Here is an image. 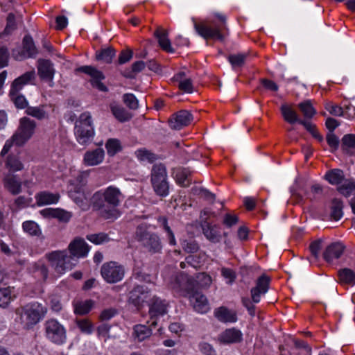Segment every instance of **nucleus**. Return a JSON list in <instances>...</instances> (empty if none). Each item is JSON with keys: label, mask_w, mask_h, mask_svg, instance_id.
I'll use <instances>...</instances> for the list:
<instances>
[{"label": "nucleus", "mask_w": 355, "mask_h": 355, "mask_svg": "<svg viewBox=\"0 0 355 355\" xmlns=\"http://www.w3.org/2000/svg\"><path fill=\"white\" fill-rule=\"evenodd\" d=\"M35 73L34 71H27L22 74L17 78H16L12 85L10 90V95L13 96L17 94L24 85H26L32 82L35 79Z\"/></svg>", "instance_id": "nucleus-18"}, {"label": "nucleus", "mask_w": 355, "mask_h": 355, "mask_svg": "<svg viewBox=\"0 0 355 355\" xmlns=\"http://www.w3.org/2000/svg\"><path fill=\"white\" fill-rule=\"evenodd\" d=\"M46 105H41L38 107L29 106L26 107V113L33 117H35L39 120L44 119L48 118V114L45 111Z\"/></svg>", "instance_id": "nucleus-37"}, {"label": "nucleus", "mask_w": 355, "mask_h": 355, "mask_svg": "<svg viewBox=\"0 0 355 355\" xmlns=\"http://www.w3.org/2000/svg\"><path fill=\"white\" fill-rule=\"evenodd\" d=\"M155 37L157 39L159 46L162 50L168 53H173L174 49L171 46V41L168 37V32L158 27L154 33Z\"/></svg>", "instance_id": "nucleus-26"}, {"label": "nucleus", "mask_w": 355, "mask_h": 355, "mask_svg": "<svg viewBox=\"0 0 355 355\" xmlns=\"http://www.w3.org/2000/svg\"><path fill=\"white\" fill-rule=\"evenodd\" d=\"M191 173L187 168H182L178 170L175 174V180L178 184L182 187H187L191 184Z\"/></svg>", "instance_id": "nucleus-34"}, {"label": "nucleus", "mask_w": 355, "mask_h": 355, "mask_svg": "<svg viewBox=\"0 0 355 355\" xmlns=\"http://www.w3.org/2000/svg\"><path fill=\"white\" fill-rule=\"evenodd\" d=\"M125 272L123 266L116 261L104 263L101 268V275L108 284H115L121 281Z\"/></svg>", "instance_id": "nucleus-11"}, {"label": "nucleus", "mask_w": 355, "mask_h": 355, "mask_svg": "<svg viewBox=\"0 0 355 355\" xmlns=\"http://www.w3.org/2000/svg\"><path fill=\"white\" fill-rule=\"evenodd\" d=\"M35 272L40 276L44 280H45L48 277V268L47 267L42 263H37L35 264Z\"/></svg>", "instance_id": "nucleus-62"}, {"label": "nucleus", "mask_w": 355, "mask_h": 355, "mask_svg": "<svg viewBox=\"0 0 355 355\" xmlns=\"http://www.w3.org/2000/svg\"><path fill=\"white\" fill-rule=\"evenodd\" d=\"M301 125L319 142L322 143L324 141L323 137L320 134L315 124L304 119V121H301Z\"/></svg>", "instance_id": "nucleus-43"}, {"label": "nucleus", "mask_w": 355, "mask_h": 355, "mask_svg": "<svg viewBox=\"0 0 355 355\" xmlns=\"http://www.w3.org/2000/svg\"><path fill=\"white\" fill-rule=\"evenodd\" d=\"M110 326L107 324H102L97 328V333L99 337L103 338L104 340L106 341L110 338L109 331Z\"/></svg>", "instance_id": "nucleus-61"}, {"label": "nucleus", "mask_w": 355, "mask_h": 355, "mask_svg": "<svg viewBox=\"0 0 355 355\" xmlns=\"http://www.w3.org/2000/svg\"><path fill=\"white\" fill-rule=\"evenodd\" d=\"M200 352L204 355H216V352L213 346L206 342H201L198 345Z\"/></svg>", "instance_id": "nucleus-56"}, {"label": "nucleus", "mask_w": 355, "mask_h": 355, "mask_svg": "<svg viewBox=\"0 0 355 355\" xmlns=\"http://www.w3.org/2000/svg\"><path fill=\"white\" fill-rule=\"evenodd\" d=\"M297 107L305 119H310L316 114V110L309 100L299 103Z\"/></svg>", "instance_id": "nucleus-39"}, {"label": "nucleus", "mask_w": 355, "mask_h": 355, "mask_svg": "<svg viewBox=\"0 0 355 355\" xmlns=\"http://www.w3.org/2000/svg\"><path fill=\"white\" fill-rule=\"evenodd\" d=\"M105 157V152L102 148H96L88 150L84 154L83 162L87 166H94L103 162Z\"/></svg>", "instance_id": "nucleus-19"}, {"label": "nucleus", "mask_w": 355, "mask_h": 355, "mask_svg": "<svg viewBox=\"0 0 355 355\" xmlns=\"http://www.w3.org/2000/svg\"><path fill=\"white\" fill-rule=\"evenodd\" d=\"M117 314V311L114 308L104 309L101 315V320H109Z\"/></svg>", "instance_id": "nucleus-64"}, {"label": "nucleus", "mask_w": 355, "mask_h": 355, "mask_svg": "<svg viewBox=\"0 0 355 355\" xmlns=\"http://www.w3.org/2000/svg\"><path fill=\"white\" fill-rule=\"evenodd\" d=\"M35 198L38 206H44L57 203L60 199V195L44 191L37 193Z\"/></svg>", "instance_id": "nucleus-25"}, {"label": "nucleus", "mask_w": 355, "mask_h": 355, "mask_svg": "<svg viewBox=\"0 0 355 355\" xmlns=\"http://www.w3.org/2000/svg\"><path fill=\"white\" fill-rule=\"evenodd\" d=\"M340 193L349 197L355 191V182L354 180H346L344 183L338 187Z\"/></svg>", "instance_id": "nucleus-42"}, {"label": "nucleus", "mask_w": 355, "mask_h": 355, "mask_svg": "<svg viewBox=\"0 0 355 355\" xmlns=\"http://www.w3.org/2000/svg\"><path fill=\"white\" fill-rule=\"evenodd\" d=\"M44 327L45 336L49 341L56 345H62L65 343L66 329L58 320L49 319L45 322Z\"/></svg>", "instance_id": "nucleus-10"}, {"label": "nucleus", "mask_w": 355, "mask_h": 355, "mask_svg": "<svg viewBox=\"0 0 355 355\" xmlns=\"http://www.w3.org/2000/svg\"><path fill=\"white\" fill-rule=\"evenodd\" d=\"M24 230L32 236H38L41 234V230L38 225L31 220L25 221L22 225Z\"/></svg>", "instance_id": "nucleus-46"}, {"label": "nucleus", "mask_w": 355, "mask_h": 355, "mask_svg": "<svg viewBox=\"0 0 355 355\" xmlns=\"http://www.w3.org/2000/svg\"><path fill=\"white\" fill-rule=\"evenodd\" d=\"M11 96L17 107L21 109L27 107V101L24 96L17 95V94H16Z\"/></svg>", "instance_id": "nucleus-63"}, {"label": "nucleus", "mask_w": 355, "mask_h": 355, "mask_svg": "<svg viewBox=\"0 0 355 355\" xmlns=\"http://www.w3.org/2000/svg\"><path fill=\"white\" fill-rule=\"evenodd\" d=\"M246 56L243 53L232 54L228 56V60L233 68L240 67L244 64Z\"/></svg>", "instance_id": "nucleus-48"}, {"label": "nucleus", "mask_w": 355, "mask_h": 355, "mask_svg": "<svg viewBox=\"0 0 355 355\" xmlns=\"http://www.w3.org/2000/svg\"><path fill=\"white\" fill-rule=\"evenodd\" d=\"M16 28L15 17L14 14L10 13L7 17V24L5 28L4 32L6 34H10Z\"/></svg>", "instance_id": "nucleus-60"}, {"label": "nucleus", "mask_w": 355, "mask_h": 355, "mask_svg": "<svg viewBox=\"0 0 355 355\" xmlns=\"http://www.w3.org/2000/svg\"><path fill=\"white\" fill-rule=\"evenodd\" d=\"M110 109L115 118L121 122L128 121L131 118L130 114L118 105L112 104Z\"/></svg>", "instance_id": "nucleus-36"}, {"label": "nucleus", "mask_w": 355, "mask_h": 355, "mask_svg": "<svg viewBox=\"0 0 355 355\" xmlns=\"http://www.w3.org/2000/svg\"><path fill=\"white\" fill-rule=\"evenodd\" d=\"M192 121V114L187 110H182L173 114L168 119V123L171 129L180 130L189 125Z\"/></svg>", "instance_id": "nucleus-13"}, {"label": "nucleus", "mask_w": 355, "mask_h": 355, "mask_svg": "<svg viewBox=\"0 0 355 355\" xmlns=\"http://www.w3.org/2000/svg\"><path fill=\"white\" fill-rule=\"evenodd\" d=\"M51 266L55 272L59 275L64 273L67 270H71L76 265L67 250L53 251L46 255Z\"/></svg>", "instance_id": "nucleus-9"}, {"label": "nucleus", "mask_w": 355, "mask_h": 355, "mask_svg": "<svg viewBox=\"0 0 355 355\" xmlns=\"http://www.w3.org/2000/svg\"><path fill=\"white\" fill-rule=\"evenodd\" d=\"M218 340L225 344L240 343L243 340V334L235 328L227 329L220 334Z\"/></svg>", "instance_id": "nucleus-22"}, {"label": "nucleus", "mask_w": 355, "mask_h": 355, "mask_svg": "<svg viewBox=\"0 0 355 355\" xmlns=\"http://www.w3.org/2000/svg\"><path fill=\"white\" fill-rule=\"evenodd\" d=\"M157 221H158L159 225L162 226L164 228V230L166 232L170 244L175 245V236H174L173 232H172L171 229L168 225L167 218L165 216H159L157 218Z\"/></svg>", "instance_id": "nucleus-45"}, {"label": "nucleus", "mask_w": 355, "mask_h": 355, "mask_svg": "<svg viewBox=\"0 0 355 355\" xmlns=\"http://www.w3.org/2000/svg\"><path fill=\"white\" fill-rule=\"evenodd\" d=\"M339 281L342 284L351 286L355 284V272L349 268H343L338 271Z\"/></svg>", "instance_id": "nucleus-33"}, {"label": "nucleus", "mask_w": 355, "mask_h": 355, "mask_svg": "<svg viewBox=\"0 0 355 355\" xmlns=\"http://www.w3.org/2000/svg\"><path fill=\"white\" fill-rule=\"evenodd\" d=\"M325 109L332 115L336 116H344V109L343 107L334 105L332 103H327L325 105Z\"/></svg>", "instance_id": "nucleus-52"}, {"label": "nucleus", "mask_w": 355, "mask_h": 355, "mask_svg": "<svg viewBox=\"0 0 355 355\" xmlns=\"http://www.w3.org/2000/svg\"><path fill=\"white\" fill-rule=\"evenodd\" d=\"M146 303L149 307V313L151 317L163 315L167 312L168 304L156 296L151 297L149 290L143 285L135 286V306L138 309Z\"/></svg>", "instance_id": "nucleus-2"}, {"label": "nucleus", "mask_w": 355, "mask_h": 355, "mask_svg": "<svg viewBox=\"0 0 355 355\" xmlns=\"http://www.w3.org/2000/svg\"><path fill=\"white\" fill-rule=\"evenodd\" d=\"M105 147L108 155L111 156H113L121 150L120 142L116 139H108L105 144Z\"/></svg>", "instance_id": "nucleus-49"}, {"label": "nucleus", "mask_w": 355, "mask_h": 355, "mask_svg": "<svg viewBox=\"0 0 355 355\" xmlns=\"http://www.w3.org/2000/svg\"><path fill=\"white\" fill-rule=\"evenodd\" d=\"M69 256L74 262L78 263V259L87 256L89 252V246L87 243L80 238H76L69 245Z\"/></svg>", "instance_id": "nucleus-14"}, {"label": "nucleus", "mask_w": 355, "mask_h": 355, "mask_svg": "<svg viewBox=\"0 0 355 355\" xmlns=\"http://www.w3.org/2000/svg\"><path fill=\"white\" fill-rule=\"evenodd\" d=\"M345 247L341 243H333L328 245L323 253V257L327 262L338 259L343 254Z\"/></svg>", "instance_id": "nucleus-23"}, {"label": "nucleus", "mask_w": 355, "mask_h": 355, "mask_svg": "<svg viewBox=\"0 0 355 355\" xmlns=\"http://www.w3.org/2000/svg\"><path fill=\"white\" fill-rule=\"evenodd\" d=\"M36 123L33 120L28 117L21 118L15 132L10 139L6 140L1 150V155H6L13 146H24L33 135Z\"/></svg>", "instance_id": "nucleus-4"}, {"label": "nucleus", "mask_w": 355, "mask_h": 355, "mask_svg": "<svg viewBox=\"0 0 355 355\" xmlns=\"http://www.w3.org/2000/svg\"><path fill=\"white\" fill-rule=\"evenodd\" d=\"M214 316L222 322H235L237 320L236 311L225 306H220L214 310Z\"/></svg>", "instance_id": "nucleus-24"}, {"label": "nucleus", "mask_w": 355, "mask_h": 355, "mask_svg": "<svg viewBox=\"0 0 355 355\" xmlns=\"http://www.w3.org/2000/svg\"><path fill=\"white\" fill-rule=\"evenodd\" d=\"M87 239L92 243L99 245L110 241L108 235L103 232L92 234L87 236Z\"/></svg>", "instance_id": "nucleus-47"}, {"label": "nucleus", "mask_w": 355, "mask_h": 355, "mask_svg": "<svg viewBox=\"0 0 355 355\" xmlns=\"http://www.w3.org/2000/svg\"><path fill=\"white\" fill-rule=\"evenodd\" d=\"M326 140L331 148V152H335L339 148L340 140L334 132H328L326 136Z\"/></svg>", "instance_id": "nucleus-51"}, {"label": "nucleus", "mask_w": 355, "mask_h": 355, "mask_svg": "<svg viewBox=\"0 0 355 355\" xmlns=\"http://www.w3.org/2000/svg\"><path fill=\"white\" fill-rule=\"evenodd\" d=\"M325 179L333 185H338L345 180L344 173L341 169L334 168L328 171L324 176Z\"/></svg>", "instance_id": "nucleus-29"}, {"label": "nucleus", "mask_w": 355, "mask_h": 355, "mask_svg": "<svg viewBox=\"0 0 355 355\" xmlns=\"http://www.w3.org/2000/svg\"><path fill=\"white\" fill-rule=\"evenodd\" d=\"M71 217V214L69 211L58 208L55 209V215L53 218H58L59 220L62 222H68L70 220Z\"/></svg>", "instance_id": "nucleus-57"}, {"label": "nucleus", "mask_w": 355, "mask_h": 355, "mask_svg": "<svg viewBox=\"0 0 355 355\" xmlns=\"http://www.w3.org/2000/svg\"><path fill=\"white\" fill-rule=\"evenodd\" d=\"M9 55L8 49L6 46H0V69L8 64Z\"/></svg>", "instance_id": "nucleus-55"}, {"label": "nucleus", "mask_w": 355, "mask_h": 355, "mask_svg": "<svg viewBox=\"0 0 355 355\" xmlns=\"http://www.w3.org/2000/svg\"><path fill=\"white\" fill-rule=\"evenodd\" d=\"M341 148L343 153L353 155L355 152V135H345L341 139Z\"/></svg>", "instance_id": "nucleus-28"}, {"label": "nucleus", "mask_w": 355, "mask_h": 355, "mask_svg": "<svg viewBox=\"0 0 355 355\" xmlns=\"http://www.w3.org/2000/svg\"><path fill=\"white\" fill-rule=\"evenodd\" d=\"M74 135L77 141L81 145H87L92 141L94 127L92 117L89 112L82 113L75 122Z\"/></svg>", "instance_id": "nucleus-5"}, {"label": "nucleus", "mask_w": 355, "mask_h": 355, "mask_svg": "<svg viewBox=\"0 0 355 355\" xmlns=\"http://www.w3.org/2000/svg\"><path fill=\"white\" fill-rule=\"evenodd\" d=\"M132 57V51L129 49H123L121 51L119 58H118V63L119 64H123L128 61L130 60V59Z\"/></svg>", "instance_id": "nucleus-59"}, {"label": "nucleus", "mask_w": 355, "mask_h": 355, "mask_svg": "<svg viewBox=\"0 0 355 355\" xmlns=\"http://www.w3.org/2000/svg\"><path fill=\"white\" fill-rule=\"evenodd\" d=\"M38 75L42 79L52 81L55 69L53 63L49 60L40 59L37 65Z\"/></svg>", "instance_id": "nucleus-21"}, {"label": "nucleus", "mask_w": 355, "mask_h": 355, "mask_svg": "<svg viewBox=\"0 0 355 355\" xmlns=\"http://www.w3.org/2000/svg\"><path fill=\"white\" fill-rule=\"evenodd\" d=\"M343 202L341 200L334 198L331 200L330 217L331 220H339L343 216Z\"/></svg>", "instance_id": "nucleus-30"}, {"label": "nucleus", "mask_w": 355, "mask_h": 355, "mask_svg": "<svg viewBox=\"0 0 355 355\" xmlns=\"http://www.w3.org/2000/svg\"><path fill=\"white\" fill-rule=\"evenodd\" d=\"M4 187L12 194L17 195L21 191L20 178L12 173H7L3 180Z\"/></svg>", "instance_id": "nucleus-20"}, {"label": "nucleus", "mask_w": 355, "mask_h": 355, "mask_svg": "<svg viewBox=\"0 0 355 355\" xmlns=\"http://www.w3.org/2000/svg\"><path fill=\"white\" fill-rule=\"evenodd\" d=\"M24 53L28 58L33 57L37 54V50L33 40L30 35H26L23 40Z\"/></svg>", "instance_id": "nucleus-38"}, {"label": "nucleus", "mask_w": 355, "mask_h": 355, "mask_svg": "<svg viewBox=\"0 0 355 355\" xmlns=\"http://www.w3.org/2000/svg\"><path fill=\"white\" fill-rule=\"evenodd\" d=\"M151 184L155 193L160 197H166L169 193V183L165 166L155 164L151 170Z\"/></svg>", "instance_id": "nucleus-8"}, {"label": "nucleus", "mask_w": 355, "mask_h": 355, "mask_svg": "<svg viewBox=\"0 0 355 355\" xmlns=\"http://www.w3.org/2000/svg\"><path fill=\"white\" fill-rule=\"evenodd\" d=\"M70 196L73 199L74 202L80 207H84L87 204V199L84 192L78 188L77 191H72L70 190Z\"/></svg>", "instance_id": "nucleus-44"}, {"label": "nucleus", "mask_w": 355, "mask_h": 355, "mask_svg": "<svg viewBox=\"0 0 355 355\" xmlns=\"http://www.w3.org/2000/svg\"><path fill=\"white\" fill-rule=\"evenodd\" d=\"M105 202L109 205V207L99 206L100 214L105 219L114 220L118 217L119 212L116 207L120 204L122 194L119 189L115 187H107L103 193Z\"/></svg>", "instance_id": "nucleus-6"}, {"label": "nucleus", "mask_w": 355, "mask_h": 355, "mask_svg": "<svg viewBox=\"0 0 355 355\" xmlns=\"http://www.w3.org/2000/svg\"><path fill=\"white\" fill-rule=\"evenodd\" d=\"M200 227L205 238L211 243H218L221 239L220 228L207 222V218L200 222Z\"/></svg>", "instance_id": "nucleus-17"}, {"label": "nucleus", "mask_w": 355, "mask_h": 355, "mask_svg": "<svg viewBox=\"0 0 355 355\" xmlns=\"http://www.w3.org/2000/svg\"><path fill=\"white\" fill-rule=\"evenodd\" d=\"M138 240L150 253H158L162 250V243L159 238L155 234L148 232H137Z\"/></svg>", "instance_id": "nucleus-12"}, {"label": "nucleus", "mask_w": 355, "mask_h": 355, "mask_svg": "<svg viewBox=\"0 0 355 355\" xmlns=\"http://www.w3.org/2000/svg\"><path fill=\"white\" fill-rule=\"evenodd\" d=\"M270 277L266 275L260 276L257 282L256 286L251 289V297L252 302L248 297H242L241 302L243 305L247 309L251 316L255 315V306L252 304L258 303L261 300V295L267 293L269 288Z\"/></svg>", "instance_id": "nucleus-7"}, {"label": "nucleus", "mask_w": 355, "mask_h": 355, "mask_svg": "<svg viewBox=\"0 0 355 355\" xmlns=\"http://www.w3.org/2000/svg\"><path fill=\"white\" fill-rule=\"evenodd\" d=\"M177 283L181 289L187 293L193 309L200 313H206L210 309L208 300L205 295L196 288V281L191 277L182 273L176 278Z\"/></svg>", "instance_id": "nucleus-1"}, {"label": "nucleus", "mask_w": 355, "mask_h": 355, "mask_svg": "<svg viewBox=\"0 0 355 355\" xmlns=\"http://www.w3.org/2000/svg\"><path fill=\"white\" fill-rule=\"evenodd\" d=\"M136 154L137 158L141 161H148L152 163L156 159V155L145 148L138 150Z\"/></svg>", "instance_id": "nucleus-50"}, {"label": "nucleus", "mask_w": 355, "mask_h": 355, "mask_svg": "<svg viewBox=\"0 0 355 355\" xmlns=\"http://www.w3.org/2000/svg\"><path fill=\"white\" fill-rule=\"evenodd\" d=\"M115 55L116 51L112 47L102 49L96 53V59L105 63H111Z\"/></svg>", "instance_id": "nucleus-32"}, {"label": "nucleus", "mask_w": 355, "mask_h": 355, "mask_svg": "<svg viewBox=\"0 0 355 355\" xmlns=\"http://www.w3.org/2000/svg\"><path fill=\"white\" fill-rule=\"evenodd\" d=\"M77 326L80 331L87 334H90L92 332V324L86 319L78 320L76 321Z\"/></svg>", "instance_id": "nucleus-54"}, {"label": "nucleus", "mask_w": 355, "mask_h": 355, "mask_svg": "<svg viewBox=\"0 0 355 355\" xmlns=\"http://www.w3.org/2000/svg\"><path fill=\"white\" fill-rule=\"evenodd\" d=\"M6 166L12 172L21 171L24 168L23 164L15 155L8 156L6 162Z\"/></svg>", "instance_id": "nucleus-40"}, {"label": "nucleus", "mask_w": 355, "mask_h": 355, "mask_svg": "<svg viewBox=\"0 0 355 355\" xmlns=\"http://www.w3.org/2000/svg\"><path fill=\"white\" fill-rule=\"evenodd\" d=\"M78 72L85 73L91 76V83L93 87H96L102 92H106L107 87L101 80L105 78L103 73L92 66H83L76 70Z\"/></svg>", "instance_id": "nucleus-15"}, {"label": "nucleus", "mask_w": 355, "mask_h": 355, "mask_svg": "<svg viewBox=\"0 0 355 355\" xmlns=\"http://www.w3.org/2000/svg\"><path fill=\"white\" fill-rule=\"evenodd\" d=\"M194 28L198 34L205 40L213 38H216L220 41L224 40V36L220 33V28L215 25L211 27L205 24L194 23Z\"/></svg>", "instance_id": "nucleus-16"}, {"label": "nucleus", "mask_w": 355, "mask_h": 355, "mask_svg": "<svg viewBox=\"0 0 355 355\" xmlns=\"http://www.w3.org/2000/svg\"><path fill=\"white\" fill-rule=\"evenodd\" d=\"M182 247L187 253H194L199 249L198 243L194 240H184L182 243Z\"/></svg>", "instance_id": "nucleus-53"}, {"label": "nucleus", "mask_w": 355, "mask_h": 355, "mask_svg": "<svg viewBox=\"0 0 355 355\" xmlns=\"http://www.w3.org/2000/svg\"><path fill=\"white\" fill-rule=\"evenodd\" d=\"M94 305V302L91 300L77 302L73 304L74 312L78 315H85L88 313Z\"/></svg>", "instance_id": "nucleus-35"}, {"label": "nucleus", "mask_w": 355, "mask_h": 355, "mask_svg": "<svg viewBox=\"0 0 355 355\" xmlns=\"http://www.w3.org/2000/svg\"><path fill=\"white\" fill-rule=\"evenodd\" d=\"M47 309L39 302H33L16 309L17 321L24 329H31L45 316Z\"/></svg>", "instance_id": "nucleus-3"}, {"label": "nucleus", "mask_w": 355, "mask_h": 355, "mask_svg": "<svg viewBox=\"0 0 355 355\" xmlns=\"http://www.w3.org/2000/svg\"><path fill=\"white\" fill-rule=\"evenodd\" d=\"M280 110L284 119L290 124L298 123L301 125V121H304L300 119L296 111L286 104L282 105Z\"/></svg>", "instance_id": "nucleus-27"}, {"label": "nucleus", "mask_w": 355, "mask_h": 355, "mask_svg": "<svg viewBox=\"0 0 355 355\" xmlns=\"http://www.w3.org/2000/svg\"><path fill=\"white\" fill-rule=\"evenodd\" d=\"M15 298L13 288H0V307H6Z\"/></svg>", "instance_id": "nucleus-31"}, {"label": "nucleus", "mask_w": 355, "mask_h": 355, "mask_svg": "<svg viewBox=\"0 0 355 355\" xmlns=\"http://www.w3.org/2000/svg\"><path fill=\"white\" fill-rule=\"evenodd\" d=\"M150 335L151 330L146 326L141 324L135 326V339L137 338L141 342L149 338Z\"/></svg>", "instance_id": "nucleus-41"}, {"label": "nucleus", "mask_w": 355, "mask_h": 355, "mask_svg": "<svg viewBox=\"0 0 355 355\" xmlns=\"http://www.w3.org/2000/svg\"><path fill=\"white\" fill-rule=\"evenodd\" d=\"M178 87L184 92L191 94L193 91L192 80L191 78H184L178 84Z\"/></svg>", "instance_id": "nucleus-58"}]
</instances>
